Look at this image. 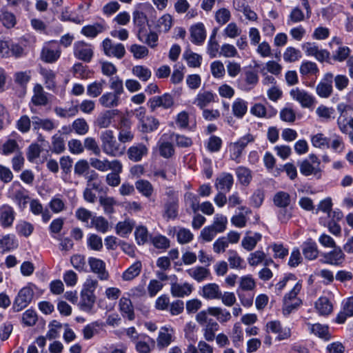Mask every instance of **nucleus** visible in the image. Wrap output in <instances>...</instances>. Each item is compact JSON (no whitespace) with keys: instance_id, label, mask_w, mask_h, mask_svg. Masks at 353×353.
<instances>
[{"instance_id":"24","label":"nucleus","mask_w":353,"mask_h":353,"mask_svg":"<svg viewBox=\"0 0 353 353\" xmlns=\"http://www.w3.org/2000/svg\"><path fill=\"white\" fill-rule=\"evenodd\" d=\"M116 114L117 110H105L98 115L94 125L100 129L108 128L111 125Z\"/></svg>"},{"instance_id":"17","label":"nucleus","mask_w":353,"mask_h":353,"mask_svg":"<svg viewBox=\"0 0 353 353\" xmlns=\"http://www.w3.org/2000/svg\"><path fill=\"white\" fill-rule=\"evenodd\" d=\"M15 219L14 208L8 204L0 206V225L4 228H10Z\"/></svg>"},{"instance_id":"8","label":"nucleus","mask_w":353,"mask_h":353,"mask_svg":"<svg viewBox=\"0 0 353 353\" xmlns=\"http://www.w3.org/2000/svg\"><path fill=\"white\" fill-rule=\"evenodd\" d=\"M148 105L152 111H154L159 108L169 109L174 105V98L170 94L165 93L161 96H154L150 99Z\"/></svg>"},{"instance_id":"41","label":"nucleus","mask_w":353,"mask_h":353,"mask_svg":"<svg viewBox=\"0 0 353 353\" xmlns=\"http://www.w3.org/2000/svg\"><path fill=\"white\" fill-rule=\"evenodd\" d=\"M106 84L105 80L101 79L99 81H95L87 86V94L93 98L99 97Z\"/></svg>"},{"instance_id":"38","label":"nucleus","mask_w":353,"mask_h":353,"mask_svg":"<svg viewBox=\"0 0 353 353\" xmlns=\"http://www.w3.org/2000/svg\"><path fill=\"white\" fill-rule=\"evenodd\" d=\"M96 301L94 294L81 292L80 308L81 310L89 312L92 310Z\"/></svg>"},{"instance_id":"23","label":"nucleus","mask_w":353,"mask_h":353,"mask_svg":"<svg viewBox=\"0 0 353 353\" xmlns=\"http://www.w3.org/2000/svg\"><path fill=\"white\" fill-rule=\"evenodd\" d=\"M261 239L262 235L260 233L247 231L241 241V246L247 251H252Z\"/></svg>"},{"instance_id":"49","label":"nucleus","mask_w":353,"mask_h":353,"mask_svg":"<svg viewBox=\"0 0 353 353\" xmlns=\"http://www.w3.org/2000/svg\"><path fill=\"white\" fill-rule=\"evenodd\" d=\"M141 269V263L140 261H136L123 273L122 279L124 281H131L140 274Z\"/></svg>"},{"instance_id":"35","label":"nucleus","mask_w":353,"mask_h":353,"mask_svg":"<svg viewBox=\"0 0 353 353\" xmlns=\"http://www.w3.org/2000/svg\"><path fill=\"white\" fill-rule=\"evenodd\" d=\"M186 272L190 277L198 282H201L207 279L210 276L209 269L202 266H196L190 268L187 270Z\"/></svg>"},{"instance_id":"7","label":"nucleus","mask_w":353,"mask_h":353,"mask_svg":"<svg viewBox=\"0 0 353 353\" xmlns=\"http://www.w3.org/2000/svg\"><path fill=\"white\" fill-rule=\"evenodd\" d=\"M101 47L104 54L108 57L121 59L125 54V49L123 44L121 43H114L109 38H106L102 41Z\"/></svg>"},{"instance_id":"25","label":"nucleus","mask_w":353,"mask_h":353,"mask_svg":"<svg viewBox=\"0 0 353 353\" xmlns=\"http://www.w3.org/2000/svg\"><path fill=\"white\" fill-rule=\"evenodd\" d=\"M334 248V250L324 254V263L334 265H340L345 260V254L340 248L335 247Z\"/></svg>"},{"instance_id":"37","label":"nucleus","mask_w":353,"mask_h":353,"mask_svg":"<svg viewBox=\"0 0 353 353\" xmlns=\"http://www.w3.org/2000/svg\"><path fill=\"white\" fill-rule=\"evenodd\" d=\"M119 309L123 316L132 320L134 318V307L130 299L122 297L119 300Z\"/></svg>"},{"instance_id":"18","label":"nucleus","mask_w":353,"mask_h":353,"mask_svg":"<svg viewBox=\"0 0 353 353\" xmlns=\"http://www.w3.org/2000/svg\"><path fill=\"white\" fill-rule=\"evenodd\" d=\"M168 137V134H163L157 143L159 154L165 159L172 157L175 153L174 147L168 141L169 139Z\"/></svg>"},{"instance_id":"15","label":"nucleus","mask_w":353,"mask_h":353,"mask_svg":"<svg viewBox=\"0 0 353 353\" xmlns=\"http://www.w3.org/2000/svg\"><path fill=\"white\" fill-rule=\"evenodd\" d=\"M333 74L327 73L323 79L317 84L316 88V94L321 98H328L332 93Z\"/></svg>"},{"instance_id":"31","label":"nucleus","mask_w":353,"mask_h":353,"mask_svg":"<svg viewBox=\"0 0 353 353\" xmlns=\"http://www.w3.org/2000/svg\"><path fill=\"white\" fill-rule=\"evenodd\" d=\"M32 125L34 130L40 128L50 132L57 127V123L50 119H41L39 117H32Z\"/></svg>"},{"instance_id":"6","label":"nucleus","mask_w":353,"mask_h":353,"mask_svg":"<svg viewBox=\"0 0 353 353\" xmlns=\"http://www.w3.org/2000/svg\"><path fill=\"white\" fill-rule=\"evenodd\" d=\"M292 99L299 103L302 108H310L312 107L316 99L314 97L304 89L296 87L290 91Z\"/></svg>"},{"instance_id":"42","label":"nucleus","mask_w":353,"mask_h":353,"mask_svg":"<svg viewBox=\"0 0 353 353\" xmlns=\"http://www.w3.org/2000/svg\"><path fill=\"white\" fill-rule=\"evenodd\" d=\"M132 74L143 82L148 81L152 77V72L150 68L145 65H137L132 68Z\"/></svg>"},{"instance_id":"29","label":"nucleus","mask_w":353,"mask_h":353,"mask_svg":"<svg viewBox=\"0 0 353 353\" xmlns=\"http://www.w3.org/2000/svg\"><path fill=\"white\" fill-rule=\"evenodd\" d=\"M147 147L142 144H137L130 147L127 151V154L130 160L134 162L140 161L143 156L148 154Z\"/></svg>"},{"instance_id":"39","label":"nucleus","mask_w":353,"mask_h":353,"mask_svg":"<svg viewBox=\"0 0 353 353\" xmlns=\"http://www.w3.org/2000/svg\"><path fill=\"white\" fill-rule=\"evenodd\" d=\"M232 110L234 117L243 118L248 111V102L241 98L236 99L232 103Z\"/></svg>"},{"instance_id":"45","label":"nucleus","mask_w":353,"mask_h":353,"mask_svg":"<svg viewBox=\"0 0 353 353\" xmlns=\"http://www.w3.org/2000/svg\"><path fill=\"white\" fill-rule=\"evenodd\" d=\"M307 19V13L305 14L303 10L298 6H296L290 11L287 23L288 25L299 23Z\"/></svg>"},{"instance_id":"59","label":"nucleus","mask_w":353,"mask_h":353,"mask_svg":"<svg viewBox=\"0 0 353 353\" xmlns=\"http://www.w3.org/2000/svg\"><path fill=\"white\" fill-rule=\"evenodd\" d=\"M273 202L279 208H287L290 203V196L288 192H278L274 196Z\"/></svg>"},{"instance_id":"19","label":"nucleus","mask_w":353,"mask_h":353,"mask_svg":"<svg viewBox=\"0 0 353 353\" xmlns=\"http://www.w3.org/2000/svg\"><path fill=\"white\" fill-rule=\"evenodd\" d=\"M99 103L105 108H114L121 104V99L117 93L106 92L99 97Z\"/></svg>"},{"instance_id":"51","label":"nucleus","mask_w":353,"mask_h":353,"mask_svg":"<svg viewBox=\"0 0 353 353\" xmlns=\"http://www.w3.org/2000/svg\"><path fill=\"white\" fill-rule=\"evenodd\" d=\"M315 307L321 315H328L332 311V305L327 297L319 298L315 303Z\"/></svg>"},{"instance_id":"33","label":"nucleus","mask_w":353,"mask_h":353,"mask_svg":"<svg viewBox=\"0 0 353 353\" xmlns=\"http://www.w3.org/2000/svg\"><path fill=\"white\" fill-rule=\"evenodd\" d=\"M228 261L231 269L243 270L245 268L246 265L243 259L236 250H228Z\"/></svg>"},{"instance_id":"5","label":"nucleus","mask_w":353,"mask_h":353,"mask_svg":"<svg viewBox=\"0 0 353 353\" xmlns=\"http://www.w3.org/2000/svg\"><path fill=\"white\" fill-rule=\"evenodd\" d=\"M34 291L30 287L26 286L21 289L13 303V311L18 312L26 308L32 301Z\"/></svg>"},{"instance_id":"11","label":"nucleus","mask_w":353,"mask_h":353,"mask_svg":"<svg viewBox=\"0 0 353 353\" xmlns=\"http://www.w3.org/2000/svg\"><path fill=\"white\" fill-rule=\"evenodd\" d=\"M252 141L253 137L248 134L241 138L237 142L230 144V151L231 159L235 161L236 163H239L243 150L248 143Z\"/></svg>"},{"instance_id":"20","label":"nucleus","mask_w":353,"mask_h":353,"mask_svg":"<svg viewBox=\"0 0 353 353\" xmlns=\"http://www.w3.org/2000/svg\"><path fill=\"white\" fill-rule=\"evenodd\" d=\"M216 95L212 91H200L194 99L193 103L203 110L210 103L216 101Z\"/></svg>"},{"instance_id":"48","label":"nucleus","mask_w":353,"mask_h":353,"mask_svg":"<svg viewBox=\"0 0 353 353\" xmlns=\"http://www.w3.org/2000/svg\"><path fill=\"white\" fill-rule=\"evenodd\" d=\"M135 187L139 193L147 198H150L154 192L153 185L147 180H138L135 183Z\"/></svg>"},{"instance_id":"10","label":"nucleus","mask_w":353,"mask_h":353,"mask_svg":"<svg viewBox=\"0 0 353 353\" xmlns=\"http://www.w3.org/2000/svg\"><path fill=\"white\" fill-rule=\"evenodd\" d=\"M179 199L174 194L171 196L163 205V217L167 220H174L178 216Z\"/></svg>"},{"instance_id":"57","label":"nucleus","mask_w":353,"mask_h":353,"mask_svg":"<svg viewBox=\"0 0 353 353\" xmlns=\"http://www.w3.org/2000/svg\"><path fill=\"white\" fill-rule=\"evenodd\" d=\"M70 263L73 268L79 272H88L85 257L82 254H74L70 258Z\"/></svg>"},{"instance_id":"64","label":"nucleus","mask_w":353,"mask_h":353,"mask_svg":"<svg viewBox=\"0 0 353 353\" xmlns=\"http://www.w3.org/2000/svg\"><path fill=\"white\" fill-rule=\"evenodd\" d=\"M301 58V51L294 47H288L283 53V59L285 62H295Z\"/></svg>"},{"instance_id":"13","label":"nucleus","mask_w":353,"mask_h":353,"mask_svg":"<svg viewBox=\"0 0 353 353\" xmlns=\"http://www.w3.org/2000/svg\"><path fill=\"white\" fill-rule=\"evenodd\" d=\"M268 332H272L277 334L276 339L283 341L289 339L291 336V329L288 327L282 326L278 321H272L266 324Z\"/></svg>"},{"instance_id":"43","label":"nucleus","mask_w":353,"mask_h":353,"mask_svg":"<svg viewBox=\"0 0 353 353\" xmlns=\"http://www.w3.org/2000/svg\"><path fill=\"white\" fill-rule=\"evenodd\" d=\"M40 74L44 79L46 88L54 90L56 88V72L49 68H41Z\"/></svg>"},{"instance_id":"53","label":"nucleus","mask_w":353,"mask_h":353,"mask_svg":"<svg viewBox=\"0 0 353 353\" xmlns=\"http://www.w3.org/2000/svg\"><path fill=\"white\" fill-rule=\"evenodd\" d=\"M300 172L304 176L318 175L321 172L319 167L312 164L309 160H304L300 164Z\"/></svg>"},{"instance_id":"46","label":"nucleus","mask_w":353,"mask_h":353,"mask_svg":"<svg viewBox=\"0 0 353 353\" xmlns=\"http://www.w3.org/2000/svg\"><path fill=\"white\" fill-rule=\"evenodd\" d=\"M159 125L158 119L152 116H147L140 123L141 131L143 132H151L156 130Z\"/></svg>"},{"instance_id":"63","label":"nucleus","mask_w":353,"mask_h":353,"mask_svg":"<svg viewBox=\"0 0 353 353\" xmlns=\"http://www.w3.org/2000/svg\"><path fill=\"white\" fill-rule=\"evenodd\" d=\"M65 149V140L60 134H55L52 137V152L56 154L62 153Z\"/></svg>"},{"instance_id":"16","label":"nucleus","mask_w":353,"mask_h":353,"mask_svg":"<svg viewBox=\"0 0 353 353\" xmlns=\"http://www.w3.org/2000/svg\"><path fill=\"white\" fill-rule=\"evenodd\" d=\"M118 139L121 144L131 142L134 139V133L131 129L130 122L125 118H122L118 128Z\"/></svg>"},{"instance_id":"62","label":"nucleus","mask_w":353,"mask_h":353,"mask_svg":"<svg viewBox=\"0 0 353 353\" xmlns=\"http://www.w3.org/2000/svg\"><path fill=\"white\" fill-rule=\"evenodd\" d=\"M256 288V282L250 274L243 276L239 279V287L238 290L240 291H252Z\"/></svg>"},{"instance_id":"30","label":"nucleus","mask_w":353,"mask_h":353,"mask_svg":"<svg viewBox=\"0 0 353 353\" xmlns=\"http://www.w3.org/2000/svg\"><path fill=\"white\" fill-rule=\"evenodd\" d=\"M348 106L344 103H339L337 105V110L339 116L337 119V125L343 133H347L349 120L347 119V109Z\"/></svg>"},{"instance_id":"58","label":"nucleus","mask_w":353,"mask_h":353,"mask_svg":"<svg viewBox=\"0 0 353 353\" xmlns=\"http://www.w3.org/2000/svg\"><path fill=\"white\" fill-rule=\"evenodd\" d=\"M72 130L79 135H85L89 131V125L83 118L75 119L72 124Z\"/></svg>"},{"instance_id":"44","label":"nucleus","mask_w":353,"mask_h":353,"mask_svg":"<svg viewBox=\"0 0 353 353\" xmlns=\"http://www.w3.org/2000/svg\"><path fill=\"white\" fill-rule=\"evenodd\" d=\"M86 226L89 228H94L97 232L103 234L107 232L109 230L108 221L104 217L101 216H94L93 218H92L90 225H86Z\"/></svg>"},{"instance_id":"47","label":"nucleus","mask_w":353,"mask_h":353,"mask_svg":"<svg viewBox=\"0 0 353 353\" xmlns=\"http://www.w3.org/2000/svg\"><path fill=\"white\" fill-rule=\"evenodd\" d=\"M86 245L89 250L100 252L103 249V241L101 236L96 234H89L86 239Z\"/></svg>"},{"instance_id":"12","label":"nucleus","mask_w":353,"mask_h":353,"mask_svg":"<svg viewBox=\"0 0 353 353\" xmlns=\"http://www.w3.org/2000/svg\"><path fill=\"white\" fill-rule=\"evenodd\" d=\"M302 49L307 56L314 57L321 62L327 60L330 57V52L328 51L320 49L315 43H305L302 45Z\"/></svg>"},{"instance_id":"56","label":"nucleus","mask_w":353,"mask_h":353,"mask_svg":"<svg viewBox=\"0 0 353 353\" xmlns=\"http://www.w3.org/2000/svg\"><path fill=\"white\" fill-rule=\"evenodd\" d=\"M228 219L221 214H216L214 217V221L210 226L218 233L223 232L227 228Z\"/></svg>"},{"instance_id":"22","label":"nucleus","mask_w":353,"mask_h":353,"mask_svg":"<svg viewBox=\"0 0 353 353\" xmlns=\"http://www.w3.org/2000/svg\"><path fill=\"white\" fill-rule=\"evenodd\" d=\"M107 29L106 23L104 21L94 23L92 25L85 26L82 28L81 33L86 37L94 38L99 34L105 31Z\"/></svg>"},{"instance_id":"27","label":"nucleus","mask_w":353,"mask_h":353,"mask_svg":"<svg viewBox=\"0 0 353 353\" xmlns=\"http://www.w3.org/2000/svg\"><path fill=\"white\" fill-rule=\"evenodd\" d=\"M201 295L209 300L220 299L222 292L216 283H208L205 285L201 290Z\"/></svg>"},{"instance_id":"2","label":"nucleus","mask_w":353,"mask_h":353,"mask_svg":"<svg viewBox=\"0 0 353 353\" xmlns=\"http://www.w3.org/2000/svg\"><path fill=\"white\" fill-rule=\"evenodd\" d=\"M301 288V283L297 282L291 291L284 296L283 306V313L284 315L290 314L294 310L301 305V300L297 297Z\"/></svg>"},{"instance_id":"55","label":"nucleus","mask_w":353,"mask_h":353,"mask_svg":"<svg viewBox=\"0 0 353 353\" xmlns=\"http://www.w3.org/2000/svg\"><path fill=\"white\" fill-rule=\"evenodd\" d=\"M237 179L241 184L248 185L252 180L251 171L243 166H239L236 170Z\"/></svg>"},{"instance_id":"36","label":"nucleus","mask_w":353,"mask_h":353,"mask_svg":"<svg viewBox=\"0 0 353 353\" xmlns=\"http://www.w3.org/2000/svg\"><path fill=\"white\" fill-rule=\"evenodd\" d=\"M208 313L210 315L216 317L221 323H226L232 318L229 311L219 307H208Z\"/></svg>"},{"instance_id":"9","label":"nucleus","mask_w":353,"mask_h":353,"mask_svg":"<svg viewBox=\"0 0 353 353\" xmlns=\"http://www.w3.org/2000/svg\"><path fill=\"white\" fill-rule=\"evenodd\" d=\"M174 330L170 326H163L160 328L157 338V345L159 350L168 347L175 339Z\"/></svg>"},{"instance_id":"1","label":"nucleus","mask_w":353,"mask_h":353,"mask_svg":"<svg viewBox=\"0 0 353 353\" xmlns=\"http://www.w3.org/2000/svg\"><path fill=\"white\" fill-rule=\"evenodd\" d=\"M101 149L104 154L109 157H117L122 156L125 151V147L116 140L114 132L105 130L100 134Z\"/></svg>"},{"instance_id":"3","label":"nucleus","mask_w":353,"mask_h":353,"mask_svg":"<svg viewBox=\"0 0 353 353\" xmlns=\"http://www.w3.org/2000/svg\"><path fill=\"white\" fill-rule=\"evenodd\" d=\"M61 54V49L59 42L52 40L44 43L41 52V59L48 63H54L60 58Z\"/></svg>"},{"instance_id":"28","label":"nucleus","mask_w":353,"mask_h":353,"mask_svg":"<svg viewBox=\"0 0 353 353\" xmlns=\"http://www.w3.org/2000/svg\"><path fill=\"white\" fill-rule=\"evenodd\" d=\"M191 41L200 45L203 43L206 37L205 30L202 23H198L190 28Z\"/></svg>"},{"instance_id":"54","label":"nucleus","mask_w":353,"mask_h":353,"mask_svg":"<svg viewBox=\"0 0 353 353\" xmlns=\"http://www.w3.org/2000/svg\"><path fill=\"white\" fill-rule=\"evenodd\" d=\"M102 326L103 323L99 321H94L86 325L82 330L84 339H91L95 334L99 333L98 328Z\"/></svg>"},{"instance_id":"4","label":"nucleus","mask_w":353,"mask_h":353,"mask_svg":"<svg viewBox=\"0 0 353 353\" xmlns=\"http://www.w3.org/2000/svg\"><path fill=\"white\" fill-rule=\"evenodd\" d=\"M73 54L77 59L88 63L93 57L94 48L83 41H78L74 43Z\"/></svg>"},{"instance_id":"50","label":"nucleus","mask_w":353,"mask_h":353,"mask_svg":"<svg viewBox=\"0 0 353 353\" xmlns=\"http://www.w3.org/2000/svg\"><path fill=\"white\" fill-rule=\"evenodd\" d=\"M168 134V139L175 141L176 146L180 148H188L192 145L191 138L183 134L175 132H170Z\"/></svg>"},{"instance_id":"61","label":"nucleus","mask_w":353,"mask_h":353,"mask_svg":"<svg viewBox=\"0 0 353 353\" xmlns=\"http://www.w3.org/2000/svg\"><path fill=\"white\" fill-rule=\"evenodd\" d=\"M18 246L17 241L12 234H7L0 239V248L2 251H9Z\"/></svg>"},{"instance_id":"26","label":"nucleus","mask_w":353,"mask_h":353,"mask_svg":"<svg viewBox=\"0 0 353 353\" xmlns=\"http://www.w3.org/2000/svg\"><path fill=\"white\" fill-rule=\"evenodd\" d=\"M193 290V286L188 283H171L170 292L174 297H184L189 296Z\"/></svg>"},{"instance_id":"52","label":"nucleus","mask_w":353,"mask_h":353,"mask_svg":"<svg viewBox=\"0 0 353 353\" xmlns=\"http://www.w3.org/2000/svg\"><path fill=\"white\" fill-rule=\"evenodd\" d=\"M48 205L51 210L56 214L63 212L66 208L65 201L61 194H57L52 197Z\"/></svg>"},{"instance_id":"32","label":"nucleus","mask_w":353,"mask_h":353,"mask_svg":"<svg viewBox=\"0 0 353 353\" xmlns=\"http://www.w3.org/2000/svg\"><path fill=\"white\" fill-rule=\"evenodd\" d=\"M32 102L35 105H46L48 103V94L40 84H36L33 89Z\"/></svg>"},{"instance_id":"14","label":"nucleus","mask_w":353,"mask_h":353,"mask_svg":"<svg viewBox=\"0 0 353 353\" xmlns=\"http://www.w3.org/2000/svg\"><path fill=\"white\" fill-rule=\"evenodd\" d=\"M90 271L97 275L100 280H108L109 273L106 270L105 262L95 257H89L88 260Z\"/></svg>"},{"instance_id":"21","label":"nucleus","mask_w":353,"mask_h":353,"mask_svg":"<svg viewBox=\"0 0 353 353\" xmlns=\"http://www.w3.org/2000/svg\"><path fill=\"white\" fill-rule=\"evenodd\" d=\"M234 183L233 176L230 173H221L216 179L214 186L218 191L228 192Z\"/></svg>"},{"instance_id":"34","label":"nucleus","mask_w":353,"mask_h":353,"mask_svg":"<svg viewBox=\"0 0 353 353\" xmlns=\"http://www.w3.org/2000/svg\"><path fill=\"white\" fill-rule=\"evenodd\" d=\"M302 251L304 256L309 260H314L318 256L316 243L312 239H308L303 243Z\"/></svg>"},{"instance_id":"60","label":"nucleus","mask_w":353,"mask_h":353,"mask_svg":"<svg viewBox=\"0 0 353 353\" xmlns=\"http://www.w3.org/2000/svg\"><path fill=\"white\" fill-rule=\"evenodd\" d=\"M299 72L302 76L316 75L319 72V68L315 63L306 61L301 64Z\"/></svg>"},{"instance_id":"40","label":"nucleus","mask_w":353,"mask_h":353,"mask_svg":"<svg viewBox=\"0 0 353 353\" xmlns=\"http://www.w3.org/2000/svg\"><path fill=\"white\" fill-rule=\"evenodd\" d=\"M219 328L218 323L210 319L208 323L205 324L203 328L204 339L207 341H213L215 339V333L218 331Z\"/></svg>"}]
</instances>
